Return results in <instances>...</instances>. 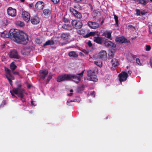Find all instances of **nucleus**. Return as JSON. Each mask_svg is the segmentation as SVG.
Segmentation results:
<instances>
[{
  "mask_svg": "<svg viewBox=\"0 0 152 152\" xmlns=\"http://www.w3.org/2000/svg\"><path fill=\"white\" fill-rule=\"evenodd\" d=\"M128 73L129 75H130L132 74V72L131 71L129 70L128 72Z\"/></svg>",
  "mask_w": 152,
  "mask_h": 152,
  "instance_id": "58",
  "label": "nucleus"
},
{
  "mask_svg": "<svg viewBox=\"0 0 152 152\" xmlns=\"http://www.w3.org/2000/svg\"><path fill=\"white\" fill-rule=\"evenodd\" d=\"M1 36L3 37H10L14 41L23 44H26L28 41V35L17 29H11L9 32L4 31L1 33Z\"/></svg>",
  "mask_w": 152,
  "mask_h": 152,
  "instance_id": "1",
  "label": "nucleus"
},
{
  "mask_svg": "<svg viewBox=\"0 0 152 152\" xmlns=\"http://www.w3.org/2000/svg\"><path fill=\"white\" fill-rule=\"evenodd\" d=\"M114 19L115 20V23L116 24H117L118 23V17L117 16H116L115 15H114Z\"/></svg>",
  "mask_w": 152,
  "mask_h": 152,
  "instance_id": "38",
  "label": "nucleus"
},
{
  "mask_svg": "<svg viewBox=\"0 0 152 152\" xmlns=\"http://www.w3.org/2000/svg\"><path fill=\"white\" fill-rule=\"evenodd\" d=\"M70 93L69 94H68V95L69 96H71L72 95V92H73V90L72 89H71L70 91Z\"/></svg>",
  "mask_w": 152,
  "mask_h": 152,
  "instance_id": "46",
  "label": "nucleus"
},
{
  "mask_svg": "<svg viewBox=\"0 0 152 152\" xmlns=\"http://www.w3.org/2000/svg\"><path fill=\"white\" fill-rule=\"evenodd\" d=\"M18 88L13 89V92L22 98L23 97V94L24 93V91L23 89L20 88L21 86L20 84L18 85Z\"/></svg>",
  "mask_w": 152,
  "mask_h": 152,
  "instance_id": "4",
  "label": "nucleus"
},
{
  "mask_svg": "<svg viewBox=\"0 0 152 152\" xmlns=\"http://www.w3.org/2000/svg\"><path fill=\"white\" fill-rule=\"evenodd\" d=\"M20 1L22 2H24L25 1V0H20Z\"/></svg>",
  "mask_w": 152,
  "mask_h": 152,
  "instance_id": "61",
  "label": "nucleus"
},
{
  "mask_svg": "<svg viewBox=\"0 0 152 152\" xmlns=\"http://www.w3.org/2000/svg\"><path fill=\"white\" fill-rule=\"evenodd\" d=\"M104 44L107 47L112 46L113 45V43L110 41H106Z\"/></svg>",
  "mask_w": 152,
  "mask_h": 152,
  "instance_id": "24",
  "label": "nucleus"
},
{
  "mask_svg": "<svg viewBox=\"0 0 152 152\" xmlns=\"http://www.w3.org/2000/svg\"><path fill=\"white\" fill-rule=\"evenodd\" d=\"M112 32H106L104 33L105 37H107V38L112 39L111 38V34Z\"/></svg>",
  "mask_w": 152,
  "mask_h": 152,
  "instance_id": "25",
  "label": "nucleus"
},
{
  "mask_svg": "<svg viewBox=\"0 0 152 152\" xmlns=\"http://www.w3.org/2000/svg\"><path fill=\"white\" fill-rule=\"evenodd\" d=\"M6 77L8 80H9V82L11 85H12V81L11 80V78H12V75L10 74H7L6 75Z\"/></svg>",
  "mask_w": 152,
  "mask_h": 152,
  "instance_id": "28",
  "label": "nucleus"
},
{
  "mask_svg": "<svg viewBox=\"0 0 152 152\" xmlns=\"http://www.w3.org/2000/svg\"><path fill=\"white\" fill-rule=\"evenodd\" d=\"M96 32H91L88 34L83 36L85 38H87L91 35H94L96 34Z\"/></svg>",
  "mask_w": 152,
  "mask_h": 152,
  "instance_id": "30",
  "label": "nucleus"
},
{
  "mask_svg": "<svg viewBox=\"0 0 152 152\" xmlns=\"http://www.w3.org/2000/svg\"><path fill=\"white\" fill-rule=\"evenodd\" d=\"M116 41L120 43H124L127 42V40L123 37H119L116 39Z\"/></svg>",
  "mask_w": 152,
  "mask_h": 152,
  "instance_id": "17",
  "label": "nucleus"
},
{
  "mask_svg": "<svg viewBox=\"0 0 152 152\" xmlns=\"http://www.w3.org/2000/svg\"><path fill=\"white\" fill-rule=\"evenodd\" d=\"M137 13L138 15H140V12L139 10H137Z\"/></svg>",
  "mask_w": 152,
  "mask_h": 152,
  "instance_id": "49",
  "label": "nucleus"
},
{
  "mask_svg": "<svg viewBox=\"0 0 152 152\" xmlns=\"http://www.w3.org/2000/svg\"><path fill=\"white\" fill-rule=\"evenodd\" d=\"M70 12L76 17L80 19L82 17L81 13L76 10H75L72 8H70Z\"/></svg>",
  "mask_w": 152,
  "mask_h": 152,
  "instance_id": "8",
  "label": "nucleus"
},
{
  "mask_svg": "<svg viewBox=\"0 0 152 152\" xmlns=\"http://www.w3.org/2000/svg\"><path fill=\"white\" fill-rule=\"evenodd\" d=\"M77 22L78 21H77L76 20H73L72 21V26L75 28H76V25H77Z\"/></svg>",
  "mask_w": 152,
  "mask_h": 152,
  "instance_id": "35",
  "label": "nucleus"
},
{
  "mask_svg": "<svg viewBox=\"0 0 152 152\" xmlns=\"http://www.w3.org/2000/svg\"><path fill=\"white\" fill-rule=\"evenodd\" d=\"M83 51L84 53H85L86 54H87L88 53L87 51L85 50H83Z\"/></svg>",
  "mask_w": 152,
  "mask_h": 152,
  "instance_id": "54",
  "label": "nucleus"
},
{
  "mask_svg": "<svg viewBox=\"0 0 152 152\" xmlns=\"http://www.w3.org/2000/svg\"><path fill=\"white\" fill-rule=\"evenodd\" d=\"M31 22L32 24L36 25L39 23V19L37 16H35L31 18Z\"/></svg>",
  "mask_w": 152,
  "mask_h": 152,
  "instance_id": "14",
  "label": "nucleus"
},
{
  "mask_svg": "<svg viewBox=\"0 0 152 152\" xmlns=\"http://www.w3.org/2000/svg\"><path fill=\"white\" fill-rule=\"evenodd\" d=\"M77 32L78 34L80 35H83L85 33L84 30L83 29H81L77 30Z\"/></svg>",
  "mask_w": 152,
  "mask_h": 152,
  "instance_id": "34",
  "label": "nucleus"
},
{
  "mask_svg": "<svg viewBox=\"0 0 152 152\" xmlns=\"http://www.w3.org/2000/svg\"><path fill=\"white\" fill-rule=\"evenodd\" d=\"M15 24L16 25L20 26V27H23L24 26V23L21 21H18L15 22Z\"/></svg>",
  "mask_w": 152,
  "mask_h": 152,
  "instance_id": "31",
  "label": "nucleus"
},
{
  "mask_svg": "<svg viewBox=\"0 0 152 152\" xmlns=\"http://www.w3.org/2000/svg\"><path fill=\"white\" fill-rule=\"evenodd\" d=\"M13 74L15 75H18V72H15V71H13Z\"/></svg>",
  "mask_w": 152,
  "mask_h": 152,
  "instance_id": "51",
  "label": "nucleus"
},
{
  "mask_svg": "<svg viewBox=\"0 0 152 152\" xmlns=\"http://www.w3.org/2000/svg\"><path fill=\"white\" fill-rule=\"evenodd\" d=\"M44 5V3L43 2L39 1L37 2L36 4V7L39 10L43 9Z\"/></svg>",
  "mask_w": 152,
  "mask_h": 152,
  "instance_id": "15",
  "label": "nucleus"
},
{
  "mask_svg": "<svg viewBox=\"0 0 152 152\" xmlns=\"http://www.w3.org/2000/svg\"><path fill=\"white\" fill-rule=\"evenodd\" d=\"M114 55V53L112 51H111V53L109 54V56L110 57H113Z\"/></svg>",
  "mask_w": 152,
  "mask_h": 152,
  "instance_id": "44",
  "label": "nucleus"
},
{
  "mask_svg": "<svg viewBox=\"0 0 152 152\" xmlns=\"http://www.w3.org/2000/svg\"><path fill=\"white\" fill-rule=\"evenodd\" d=\"M127 58L128 60L130 61V62H133L135 58L131 54H129L127 56Z\"/></svg>",
  "mask_w": 152,
  "mask_h": 152,
  "instance_id": "22",
  "label": "nucleus"
},
{
  "mask_svg": "<svg viewBox=\"0 0 152 152\" xmlns=\"http://www.w3.org/2000/svg\"><path fill=\"white\" fill-rule=\"evenodd\" d=\"M140 14L143 15L145 14V12L144 11H142L140 12Z\"/></svg>",
  "mask_w": 152,
  "mask_h": 152,
  "instance_id": "57",
  "label": "nucleus"
},
{
  "mask_svg": "<svg viewBox=\"0 0 152 152\" xmlns=\"http://www.w3.org/2000/svg\"><path fill=\"white\" fill-rule=\"evenodd\" d=\"M62 27L64 29L70 30L72 29V27L69 24H66L62 26Z\"/></svg>",
  "mask_w": 152,
  "mask_h": 152,
  "instance_id": "21",
  "label": "nucleus"
},
{
  "mask_svg": "<svg viewBox=\"0 0 152 152\" xmlns=\"http://www.w3.org/2000/svg\"><path fill=\"white\" fill-rule=\"evenodd\" d=\"M98 56L101 58H105L107 56V53L105 51L102 50L99 53Z\"/></svg>",
  "mask_w": 152,
  "mask_h": 152,
  "instance_id": "16",
  "label": "nucleus"
},
{
  "mask_svg": "<svg viewBox=\"0 0 152 152\" xmlns=\"http://www.w3.org/2000/svg\"><path fill=\"white\" fill-rule=\"evenodd\" d=\"M51 1L54 4H57L59 1L60 0H51Z\"/></svg>",
  "mask_w": 152,
  "mask_h": 152,
  "instance_id": "45",
  "label": "nucleus"
},
{
  "mask_svg": "<svg viewBox=\"0 0 152 152\" xmlns=\"http://www.w3.org/2000/svg\"><path fill=\"white\" fill-rule=\"evenodd\" d=\"M151 49V47L150 45H147L146 46V48L145 49L147 51H149V50Z\"/></svg>",
  "mask_w": 152,
  "mask_h": 152,
  "instance_id": "41",
  "label": "nucleus"
},
{
  "mask_svg": "<svg viewBox=\"0 0 152 152\" xmlns=\"http://www.w3.org/2000/svg\"><path fill=\"white\" fill-rule=\"evenodd\" d=\"M69 55L70 57H77L78 55L76 54L75 51H71L69 53Z\"/></svg>",
  "mask_w": 152,
  "mask_h": 152,
  "instance_id": "23",
  "label": "nucleus"
},
{
  "mask_svg": "<svg viewBox=\"0 0 152 152\" xmlns=\"http://www.w3.org/2000/svg\"><path fill=\"white\" fill-rule=\"evenodd\" d=\"M52 75L51 74H49V75L48 76V78L47 79V81L48 82H49L50 80L52 78Z\"/></svg>",
  "mask_w": 152,
  "mask_h": 152,
  "instance_id": "42",
  "label": "nucleus"
},
{
  "mask_svg": "<svg viewBox=\"0 0 152 152\" xmlns=\"http://www.w3.org/2000/svg\"><path fill=\"white\" fill-rule=\"evenodd\" d=\"M5 70L6 72V75L10 74V70L9 69L5 67Z\"/></svg>",
  "mask_w": 152,
  "mask_h": 152,
  "instance_id": "37",
  "label": "nucleus"
},
{
  "mask_svg": "<svg viewBox=\"0 0 152 152\" xmlns=\"http://www.w3.org/2000/svg\"><path fill=\"white\" fill-rule=\"evenodd\" d=\"M47 69H45L41 70L39 72V76L42 79H44L48 74Z\"/></svg>",
  "mask_w": 152,
  "mask_h": 152,
  "instance_id": "12",
  "label": "nucleus"
},
{
  "mask_svg": "<svg viewBox=\"0 0 152 152\" xmlns=\"http://www.w3.org/2000/svg\"><path fill=\"white\" fill-rule=\"evenodd\" d=\"M5 45V44H3L1 45V47L2 48H4V46Z\"/></svg>",
  "mask_w": 152,
  "mask_h": 152,
  "instance_id": "52",
  "label": "nucleus"
},
{
  "mask_svg": "<svg viewBox=\"0 0 152 152\" xmlns=\"http://www.w3.org/2000/svg\"><path fill=\"white\" fill-rule=\"evenodd\" d=\"M66 44V43H60V45H65Z\"/></svg>",
  "mask_w": 152,
  "mask_h": 152,
  "instance_id": "53",
  "label": "nucleus"
},
{
  "mask_svg": "<svg viewBox=\"0 0 152 152\" xmlns=\"http://www.w3.org/2000/svg\"><path fill=\"white\" fill-rule=\"evenodd\" d=\"M31 50L30 47H26L23 48L21 51L22 54L24 55H28Z\"/></svg>",
  "mask_w": 152,
  "mask_h": 152,
  "instance_id": "13",
  "label": "nucleus"
},
{
  "mask_svg": "<svg viewBox=\"0 0 152 152\" xmlns=\"http://www.w3.org/2000/svg\"><path fill=\"white\" fill-rule=\"evenodd\" d=\"M35 41L38 44H40L42 42L40 41V39H36L35 40Z\"/></svg>",
  "mask_w": 152,
  "mask_h": 152,
  "instance_id": "40",
  "label": "nucleus"
},
{
  "mask_svg": "<svg viewBox=\"0 0 152 152\" xmlns=\"http://www.w3.org/2000/svg\"><path fill=\"white\" fill-rule=\"evenodd\" d=\"M84 71H82L80 73H77L76 75L69 74V80L72 79L75 83H78L83 77Z\"/></svg>",
  "mask_w": 152,
  "mask_h": 152,
  "instance_id": "3",
  "label": "nucleus"
},
{
  "mask_svg": "<svg viewBox=\"0 0 152 152\" xmlns=\"http://www.w3.org/2000/svg\"><path fill=\"white\" fill-rule=\"evenodd\" d=\"M111 62L112 65L114 67L116 66L119 64L118 61L116 58L112 59L111 61Z\"/></svg>",
  "mask_w": 152,
  "mask_h": 152,
  "instance_id": "19",
  "label": "nucleus"
},
{
  "mask_svg": "<svg viewBox=\"0 0 152 152\" xmlns=\"http://www.w3.org/2000/svg\"><path fill=\"white\" fill-rule=\"evenodd\" d=\"M17 66L14 64V62H12L10 65V69L12 71L14 70L16 68Z\"/></svg>",
  "mask_w": 152,
  "mask_h": 152,
  "instance_id": "33",
  "label": "nucleus"
},
{
  "mask_svg": "<svg viewBox=\"0 0 152 152\" xmlns=\"http://www.w3.org/2000/svg\"><path fill=\"white\" fill-rule=\"evenodd\" d=\"M68 80H69V74L60 75L57 78V81L58 82Z\"/></svg>",
  "mask_w": 152,
  "mask_h": 152,
  "instance_id": "5",
  "label": "nucleus"
},
{
  "mask_svg": "<svg viewBox=\"0 0 152 152\" xmlns=\"http://www.w3.org/2000/svg\"><path fill=\"white\" fill-rule=\"evenodd\" d=\"M82 25L83 23L81 21H78L77 25H76V29H80L82 27Z\"/></svg>",
  "mask_w": 152,
  "mask_h": 152,
  "instance_id": "32",
  "label": "nucleus"
},
{
  "mask_svg": "<svg viewBox=\"0 0 152 152\" xmlns=\"http://www.w3.org/2000/svg\"><path fill=\"white\" fill-rule=\"evenodd\" d=\"M69 35L67 34L63 33L61 35V38L64 39H67L69 38Z\"/></svg>",
  "mask_w": 152,
  "mask_h": 152,
  "instance_id": "29",
  "label": "nucleus"
},
{
  "mask_svg": "<svg viewBox=\"0 0 152 152\" xmlns=\"http://www.w3.org/2000/svg\"><path fill=\"white\" fill-rule=\"evenodd\" d=\"M14 77L12 76V78H11V80H14Z\"/></svg>",
  "mask_w": 152,
  "mask_h": 152,
  "instance_id": "60",
  "label": "nucleus"
},
{
  "mask_svg": "<svg viewBox=\"0 0 152 152\" xmlns=\"http://www.w3.org/2000/svg\"><path fill=\"white\" fill-rule=\"evenodd\" d=\"M128 77L127 73L125 72H123L119 75V80L120 82L126 81Z\"/></svg>",
  "mask_w": 152,
  "mask_h": 152,
  "instance_id": "6",
  "label": "nucleus"
},
{
  "mask_svg": "<svg viewBox=\"0 0 152 152\" xmlns=\"http://www.w3.org/2000/svg\"><path fill=\"white\" fill-rule=\"evenodd\" d=\"M130 28H132V26L131 25H130L128 26Z\"/></svg>",
  "mask_w": 152,
  "mask_h": 152,
  "instance_id": "63",
  "label": "nucleus"
},
{
  "mask_svg": "<svg viewBox=\"0 0 152 152\" xmlns=\"http://www.w3.org/2000/svg\"><path fill=\"white\" fill-rule=\"evenodd\" d=\"M91 95H92L93 96V97L95 96L94 91H93L91 92Z\"/></svg>",
  "mask_w": 152,
  "mask_h": 152,
  "instance_id": "50",
  "label": "nucleus"
},
{
  "mask_svg": "<svg viewBox=\"0 0 152 152\" xmlns=\"http://www.w3.org/2000/svg\"><path fill=\"white\" fill-rule=\"evenodd\" d=\"M31 104L32 105H34V103H33V101H31Z\"/></svg>",
  "mask_w": 152,
  "mask_h": 152,
  "instance_id": "59",
  "label": "nucleus"
},
{
  "mask_svg": "<svg viewBox=\"0 0 152 152\" xmlns=\"http://www.w3.org/2000/svg\"><path fill=\"white\" fill-rule=\"evenodd\" d=\"M149 29L150 32L151 33H152V25L150 27H149Z\"/></svg>",
  "mask_w": 152,
  "mask_h": 152,
  "instance_id": "48",
  "label": "nucleus"
},
{
  "mask_svg": "<svg viewBox=\"0 0 152 152\" xmlns=\"http://www.w3.org/2000/svg\"><path fill=\"white\" fill-rule=\"evenodd\" d=\"M94 40L98 43L101 44L102 43V38L99 37H94Z\"/></svg>",
  "mask_w": 152,
  "mask_h": 152,
  "instance_id": "18",
  "label": "nucleus"
},
{
  "mask_svg": "<svg viewBox=\"0 0 152 152\" xmlns=\"http://www.w3.org/2000/svg\"><path fill=\"white\" fill-rule=\"evenodd\" d=\"M52 13V10L49 9H45L43 11V14L45 16H49Z\"/></svg>",
  "mask_w": 152,
  "mask_h": 152,
  "instance_id": "20",
  "label": "nucleus"
},
{
  "mask_svg": "<svg viewBox=\"0 0 152 152\" xmlns=\"http://www.w3.org/2000/svg\"><path fill=\"white\" fill-rule=\"evenodd\" d=\"M88 46H89V47H91L92 46V43H91V41H88Z\"/></svg>",
  "mask_w": 152,
  "mask_h": 152,
  "instance_id": "47",
  "label": "nucleus"
},
{
  "mask_svg": "<svg viewBox=\"0 0 152 152\" xmlns=\"http://www.w3.org/2000/svg\"><path fill=\"white\" fill-rule=\"evenodd\" d=\"M88 25L91 28L94 29L98 28L99 26L98 23L94 22L89 21L88 23Z\"/></svg>",
  "mask_w": 152,
  "mask_h": 152,
  "instance_id": "11",
  "label": "nucleus"
},
{
  "mask_svg": "<svg viewBox=\"0 0 152 152\" xmlns=\"http://www.w3.org/2000/svg\"><path fill=\"white\" fill-rule=\"evenodd\" d=\"M136 63L138 65H141L140 60L139 58H137L136 59Z\"/></svg>",
  "mask_w": 152,
  "mask_h": 152,
  "instance_id": "43",
  "label": "nucleus"
},
{
  "mask_svg": "<svg viewBox=\"0 0 152 152\" xmlns=\"http://www.w3.org/2000/svg\"><path fill=\"white\" fill-rule=\"evenodd\" d=\"M54 44V42L53 40H49L46 41L45 43L44 44V46L48 45H53Z\"/></svg>",
  "mask_w": 152,
  "mask_h": 152,
  "instance_id": "26",
  "label": "nucleus"
},
{
  "mask_svg": "<svg viewBox=\"0 0 152 152\" xmlns=\"http://www.w3.org/2000/svg\"><path fill=\"white\" fill-rule=\"evenodd\" d=\"M22 18L23 20L26 22L29 21L30 18V14L28 12L25 11L22 13Z\"/></svg>",
  "mask_w": 152,
  "mask_h": 152,
  "instance_id": "10",
  "label": "nucleus"
},
{
  "mask_svg": "<svg viewBox=\"0 0 152 152\" xmlns=\"http://www.w3.org/2000/svg\"><path fill=\"white\" fill-rule=\"evenodd\" d=\"M80 54L81 55H83V54L82 53H80Z\"/></svg>",
  "mask_w": 152,
  "mask_h": 152,
  "instance_id": "64",
  "label": "nucleus"
},
{
  "mask_svg": "<svg viewBox=\"0 0 152 152\" xmlns=\"http://www.w3.org/2000/svg\"><path fill=\"white\" fill-rule=\"evenodd\" d=\"M98 69L96 67H92L87 71V79L89 80L96 82L98 79L95 75L98 72Z\"/></svg>",
  "mask_w": 152,
  "mask_h": 152,
  "instance_id": "2",
  "label": "nucleus"
},
{
  "mask_svg": "<svg viewBox=\"0 0 152 152\" xmlns=\"http://www.w3.org/2000/svg\"><path fill=\"white\" fill-rule=\"evenodd\" d=\"M150 63L151 66L152 67V57L151 59Z\"/></svg>",
  "mask_w": 152,
  "mask_h": 152,
  "instance_id": "56",
  "label": "nucleus"
},
{
  "mask_svg": "<svg viewBox=\"0 0 152 152\" xmlns=\"http://www.w3.org/2000/svg\"><path fill=\"white\" fill-rule=\"evenodd\" d=\"M139 1L141 4L145 5L148 2V0H139Z\"/></svg>",
  "mask_w": 152,
  "mask_h": 152,
  "instance_id": "36",
  "label": "nucleus"
},
{
  "mask_svg": "<svg viewBox=\"0 0 152 152\" xmlns=\"http://www.w3.org/2000/svg\"><path fill=\"white\" fill-rule=\"evenodd\" d=\"M103 21H102L101 22L100 24H101V25H102V24H103Z\"/></svg>",
  "mask_w": 152,
  "mask_h": 152,
  "instance_id": "62",
  "label": "nucleus"
},
{
  "mask_svg": "<svg viewBox=\"0 0 152 152\" xmlns=\"http://www.w3.org/2000/svg\"><path fill=\"white\" fill-rule=\"evenodd\" d=\"M7 12L8 14L12 17H14L16 15V10L10 7L7 10Z\"/></svg>",
  "mask_w": 152,
  "mask_h": 152,
  "instance_id": "9",
  "label": "nucleus"
},
{
  "mask_svg": "<svg viewBox=\"0 0 152 152\" xmlns=\"http://www.w3.org/2000/svg\"><path fill=\"white\" fill-rule=\"evenodd\" d=\"M77 100L76 99H74L73 100H70L69 99L68 100L67 102V104L68 105H70L69 103L71 102H76Z\"/></svg>",
  "mask_w": 152,
  "mask_h": 152,
  "instance_id": "39",
  "label": "nucleus"
},
{
  "mask_svg": "<svg viewBox=\"0 0 152 152\" xmlns=\"http://www.w3.org/2000/svg\"><path fill=\"white\" fill-rule=\"evenodd\" d=\"M10 57L12 58L18 59L20 58V56L18 55L17 51L15 50H11L9 53Z\"/></svg>",
  "mask_w": 152,
  "mask_h": 152,
  "instance_id": "7",
  "label": "nucleus"
},
{
  "mask_svg": "<svg viewBox=\"0 0 152 152\" xmlns=\"http://www.w3.org/2000/svg\"><path fill=\"white\" fill-rule=\"evenodd\" d=\"M94 63L97 66H99L100 67H101L102 66V62L101 61L98 60L97 61H95L94 62Z\"/></svg>",
  "mask_w": 152,
  "mask_h": 152,
  "instance_id": "27",
  "label": "nucleus"
},
{
  "mask_svg": "<svg viewBox=\"0 0 152 152\" xmlns=\"http://www.w3.org/2000/svg\"><path fill=\"white\" fill-rule=\"evenodd\" d=\"M10 92L11 93V94H12V96H15V95H14V94H13V93L12 92V91H10Z\"/></svg>",
  "mask_w": 152,
  "mask_h": 152,
  "instance_id": "55",
  "label": "nucleus"
}]
</instances>
